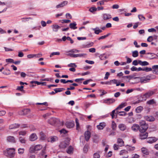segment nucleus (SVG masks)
<instances>
[{
	"mask_svg": "<svg viewBox=\"0 0 158 158\" xmlns=\"http://www.w3.org/2000/svg\"><path fill=\"white\" fill-rule=\"evenodd\" d=\"M15 150L14 148H8L6 150L3 151L4 155L9 158H13L15 156Z\"/></svg>",
	"mask_w": 158,
	"mask_h": 158,
	"instance_id": "f257e3e1",
	"label": "nucleus"
},
{
	"mask_svg": "<svg viewBox=\"0 0 158 158\" xmlns=\"http://www.w3.org/2000/svg\"><path fill=\"white\" fill-rule=\"evenodd\" d=\"M48 123L52 125H53L56 123H60L61 125H63V124L62 121L60 122L59 119L53 118H50L48 121Z\"/></svg>",
	"mask_w": 158,
	"mask_h": 158,
	"instance_id": "f03ea898",
	"label": "nucleus"
},
{
	"mask_svg": "<svg viewBox=\"0 0 158 158\" xmlns=\"http://www.w3.org/2000/svg\"><path fill=\"white\" fill-rule=\"evenodd\" d=\"M153 79L151 75L147 76L146 77H143L140 78V81L141 83H145L149 81L151 79Z\"/></svg>",
	"mask_w": 158,
	"mask_h": 158,
	"instance_id": "7ed1b4c3",
	"label": "nucleus"
},
{
	"mask_svg": "<svg viewBox=\"0 0 158 158\" xmlns=\"http://www.w3.org/2000/svg\"><path fill=\"white\" fill-rule=\"evenodd\" d=\"M156 91V89L149 91L148 92L146 93L143 95V98H144V100H146L147 98H149L154 94Z\"/></svg>",
	"mask_w": 158,
	"mask_h": 158,
	"instance_id": "20e7f679",
	"label": "nucleus"
},
{
	"mask_svg": "<svg viewBox=\"0 0 158 158\" xmlns=\"http://www.w3.org/2000/svg\"><path fill=\"white\" fill-rule=\"evenodd\" d=\"M43 146L40 144H38L34 147H31L30 148V151L32 152H34L35 151H39L41 149Z\"/></svg>",
	"mask_w": 158,
	"mask_h": 158,
	"instance_id": "39448f33",
	"label": "nucleus"
},
{
	"mask_svg": "<svg viewBox=\"0 0 158 158\" xmlns=\"http://www.w3.org/2000/svg\"><path fill=\"white\" fill-rule=\"evenodd\" d=\"M69 144V141L65 140L61 142L59 145V147L60 148H64L68 146Z\"/></svg>",
	"mask_w": 158,
	"mask_h": 158,
	"instance_id": "423d86ee",
	"label": "nucleus"
},
{
	"mask_svg": "<svg viewBox=\"0 0 158 158\" xmlns=\"http://www.w3.org/2000/svg\"><path fill=\"white\" fill-rule=\"evenodd\" d=\"M120 156H123V158H127L128 157V152L125 150H121L119 153Z\"/></svg>",
	"mask_w": 158,
	"mask_h": 158,
	"instance_id": "0eeeda50",
	"label": "nucleus"
},
{
	"mask_svg": "<svg viewBox=\"0 0 158 158\" xmlns=\"http://www.w3.org/2000/svg\"><path fill=\"white\" fill-rule=\"evenodd\" d=\"M158 139L155 137H151L148 138L147 142L149 143H152L156 142Z\"/></svg>",
	"mask_w": 158,
	"mask_h": 158,
	"instance_id": "6e6552de",
	"label": "nucleus"
},
{
	"mask_svg": "<svg viewBox=\"0 0 158 158\" xmlns=\"http://www.w3.org/2000/svg\"><path fill=\"white\" fill-rule=\"evenodd\" d=\"M140 129L139 126L137 124H134L131 127V130L134 132H137L138 130L139 131Z\"/></svg>",
	"mask_w": 158,
	"mask_h": 158,
	"instance_id": "1a4fd4ad",
	"label": "nucleus"
},
{
	"mask_svg": "<svg viewBox=\"0 0 158 158\" xmlns=\"http://www.w3.org/2000/svg\"><path fill=\"white\" fill-rule=\"evenodd\" d=\"M141 127L139 130V131L141 133H144L145 132L147 129L148 128V125L147 124L146 125H144L143 126H142L140 127Z\"/></svg>",
	"mask_w": 158,
	"mask_h": 158,
	"instance_id": "9d476101",
	"label": "nucleus"
},
{
	"mask_svg": "<svg viewBox=\"0 0 158 158\" xmlns=\"http://www.w3.org/2000/svg\"><path fill=\"white\" fill-rule=\"evenodd\" d=\"M38 137L36 134L34 133L31 134L29 136V140L31 141H34L37 139Z\"/></svg>",
	"mask_w": 158,
	"mask_h": 158,
	"instance_id": "9b49d317",
	"label": "nucleus"
},
{
	"mask_svg": "<svg viewBox=\"0 0 158 158\" xmlns=\"http://www.w3.org/2000/svg\"><path fill=\"white\" fill-rule=\"evenodd\" d=\"M7 140L8 142L12 143H15L16 142L15 137L11 136H8L7 137Z\"/></svg>",
	"mask_w": 158,
	"mask_h": 158,
	"instance_id": "f8f14e48",
	"label": "nucleus"
},
{
	"mask_svg": "<svg viewBox=\"0 0 158 158\" xmlns=\"http://www.w3.org/2000/svg\"><path fill=\"white\" fill-rule=\"evenodd\" d=\"M144 118L145 119L149 122H153L155 120V118L152 116H145Z\"/></svg>",
	"mask_w": 158,
	"mask_h": 158,
	"instance_id": "ddd939ff",
	"label": "nucleus"
},
{
	"mask_svg": "<svg viewBox=\"0 0 158 158\" xmlns=\"http://www.w3.org/2000/svg\"><path fill=\"white\" fill-rule=\"evenodd\" d=\"M91 136L90 132L87 131L85 132V137L86 141H88L90 138Z\"/></svg>",
	"mask_w": 158,
	"mask_h": 158,
	"instance_id": "4468645a",
	"label": "nucleus"
},
{
	"mask_svg": "<svg viewBox=\"0 0 158 158\" xmlns=\"http://www.w3.org/2000/svg\"><path fill=\"white\" fill-rule=\"evenodd\" d=\"M58 139V137L57 136H52L48 138V141L52 143L56 141Z\"/></svg>",
	"mask_w": 158,
	"mask_h": 158,
	"instance_id": "2eb2a0df",
	"label": "nucleus"
},
{
	"mask_svg": "<svg viewBox=\"0 0 158 158\" xmlns=\"http://www.w3.org/2000/svg\"><path fill=\"white\" fill-rule=\"evenodd\" d=\"M94 43L92 42H88L86 44H83L81 46L82 48H89L93 45Z\"/></svg>",
	"mask_w": 158,
	"mask_h": 158,
	"instance_id": "dca6fc26",
	"label": "nucleus"
},
{
	"mask_svg": "<svg viewBox=\"0 0 158 158\" xmlns=\"http://www.w3.org/2000/svg\"><path fill=\"white\" fill-rule=\"evenodd\" d=\"M115 101L114 99L113 98H108L107 99L104 100L103 102L107 104H109L113 103Z\"/></svg>",
	"mask_w": 158,
	"mask_h": 158,
	"instance_id": "f3484780",
	"label": "nucleus"
},
{
	"mask_svg": "<svg viewBox=\"0 0 158 158\" xmlns=\"http://www.w3.org/2000/svg\"><path fill=\"white\" fill-rule=\"evenodd\" d=\"M102 17L104 20H107L112 18L110 14L106 13L103 14L102 15Z\"/></svg>",
	"mask_w": 158,
	"mask_h": 158,
	"instance_id": "a211bd4d",
	"label": "nucleus"
},
{
	"mask_svg": "<svg viewBox=\"0 0 158 158\" xmlns=\"http://www.w3.org/2000/svg\"><path fill=\"white\" fill-rule=\"evenodd\" d=\"M118 127L120 130L122 131L125 130L127 128L126 126L124 124L121 123L118 125Z\"/></svg>",
	"mask_w": 158,
	"mask_h": 158,
	"instance_id": "6ab92c4d",
	"label": "nucleus"
},
{
	"mask_svg": "<svg viewBox=\"0 0 158 158\" xmlns=\"http://www.w3.org/2000/svg\"><path fill=\"white\" fill-rule=\"evenodd\" d=\"M68 3V2L67 1H64L62 2L60 4H59L56 6V8H58L61 7H63L65 5L67 4Z\"/></svg>",
	"mask_w": 158,
	"mask_h": 158,
	"instance_id": "aec40b11",
	"label": "nucleus"
},
{
	"mask_svg": "<svg viewBox=\"0 0 158 158\" xmlns=\"http://www.w3.org/2000/svg\"><path fill=\"white\" fill-rule=\"evenodd\" d=\"M152 72L153 73L158 74V65H155L152 66Z\"/></svg>",
	"mask_w": 158,
	"mask_h": 158,
	"instance_id": "412c9836",
	"label": "nucleus"
},
{
	"mask_svg": "<svg viewBox=\"0 0 158 158\" xmlns=\"http://www.w3.org/2000/svg\"><path fill=\"white\" fill-rule=\"evenodd\" d=\"M106 125L105 123L104 122L101 123L99 125L97 126V127L98 130H102L105 127Z\"/></svg>",
	"mask_w": 158,
	"mask_h": 158,
	"instance_id": "4be33fe9",
	"label": "nucleus"
},
{
	"mask_svg": "<svg viewBox=\"0 0 158 158\" xmlns=\"http://www.w3.org/2000/svg\"><path fill=\"white\" fill-rule=\"evenodd\" d=\"M117 143L120 147H122L124 146V142L123 140L121 138H118L117 139Z\"/></svg>",
	"mask_w": 158,
	"mask_h": 158,
	"instance_id": "5701e85b",
	"label": "nucleus"
},
{
	"mask_svg": "<svg viewBox=\"0 0 158 158\" xmlns=\"http://www.w3.org/2000/svg\"><path fill=\"white\" fill-rule=\"evenodd\" d=\"M148 136V133H146L144 134L143 133H141L139 135V138L141 139H146Z\"/></svg>",
	"mask_w": 158,
	"mask_h": 158,
	"instance_id": "b1692460",
	"label": "nucleus"
},
{
	"mask_svg": "<svg viewBox=\"0 0 158 158\" xmlns=\"http://www.w3.org/2000/svg\"><path fill=\"white\" fill-rule=\"evenodd\" d=\"M127 105L126 102H123L120 104L116 108V110H120Z\"/></svg>",
	"mask_w": 158,
	"mask_h": 158,
	"instance_id": "393cba45",
	"label": "nucleus"
},
{
	"mask_svg": "<svg viewBox=\"0 0 158 158\" xmlns=\"http://www.w3.org/2000/svg\"><path fill=\"white\" fill-rule=\"evenodd\" d=\"M73 148L71 146H69L67 149L66 152L67 153L69 154H71L73 153Z\"/></svg>",
	"mask_w": 158,
	"mask_h": 158,
	"instance_id": "a878e982",
	"label": "nucleus"
},
{
	"mask_svg": "<svg viewBox=\"0 0 158 158\" xmlns=\"http://www.w3.org/2000/svg\"><path fill=\"white\" fill-rule=\"evenodd\" d=\"M53 31L55 32H57L59 29L60 28V27L57 25L53 24L52 26Z\"/></svg>",
	"mask_w": 158,
	"mask_h": 158,
	"instance_id": "bb28decb",
	"label": "nucleus"
},
{
	"mask_svg": "<svg viewBox=\"0 0 158 158\" xmlns=\"http://www.w3.org/2000/svg\"><path fill=\"white\" fill-rule=\"evenodd\" d=\"M66 125L67 128H71L74 126V124L73 122H67L66 123Z\"/></svg>",
	"mask_w": 158,
	"mask_h": 158,
	"instance_id": "cd10ccee",
	"label": "nucleus"
},
{
	"mask_svg": "<svg viewBox=\"0 0 158 158\" xmlns=\"http://www.w3.org/2000/svg\"><path fill=\"white\" fill-rule=\"evenodd\" d=\"M20 126V124H11L9 126V128L10 129H13L18 128Z\"/></svg>",
	"mask_w": 158,
	"mask_h": 158,
	"instance_id": "c85d7f7f",
	"label": "nucleus"
},
{
	"mask_svg": "<svg viewBox=\"0 0 158 158\" xmlns=\"http://www.w3.org/2000/svg\"><path fill=\"white\" fill-rule=\"evenodd\" d=\"M138 63L139 64L143 66L148 65L149 63L146 61H142L140 60H138Z\"/></svg>",
	"mask_w": 158,
	"mask_h": 158,
	"instance_id": "c756f323",
	"label": "nucleus"
},
{
	"mask_svg": "<svg viewBox=\"0 0 158 158\" xmlns=\"http://www.w3.org/2000/svg\"><path fill=\"white\" fill-rule=\"evenodd\" d=\"M141 150L142 152L144 154L148 155L149 154V152L147 149L146 148L143 147L141 148Z\"/></svg>",
	"mask_w": 158,
	"mask_h": 158,
	"instance_id": "7c9ffc66",
	"label": "nucleus"
},
{
	"mask_svg": "<svg viewBox=\"0 0 158 158\" xmlns=\"http://www.w3.org/2000/svg\"><path fill=\"white\" fill-rule=\"evenodd\" d=\"M76 25L77 24L75 22H74L71 23L69 25V27L71 29L75 30L77 28V27L76 26Z\"/></svg>",
	"mask_w": 158,
	"mask_h": 158,
	"instance_id": "2f4dec72",
	"label": "nucleus"
},
{
	"mask_svg": "<svg viewBox=\"0 0 158 158\" xmlns=\"http://www.w3.org/2000/svg\"><path fill=\"white\" fill-rule=\"evenodd\" d=\"M86 55V54L85 53H81V54H78L74 55V58L76 57H84Z\"/></svg>",
	"mask_w": 158,
	"mask_h": 158,
	"instance_id": "473e14b6",
	"label": "nucleus"
},
{
	"mask_svg": "<svg viewBox=\"0 0 158 158\" xmlns=\"http://www.w3.org/2000/svg\"><path fill=\"white\" fill-rule=\"evenodd\" d=\"M40 139L42 140H44L46 138V135L42 131L40 133Z\"/></svg>",
	"mask_w": 158,
	"mask_h": 158,
	"instance_id": "72a5a7b5",
	"label": "nucleus"
},
{
	"mask_svg": "<svg viewBox=\"0 0 158 158\" xmlns=\"http://www.w3.org/2000/svg\"><path fill=\"white\" fill-rule=\"evenodd\" d=\"M65 90V89L64 88H56L54 89V91L56 92V93H57L58 92H62V91L64 90Z\"/></svg>",
	"mask_w": 158,
	"mask_h": 158,
	"instance_id": "f704fd0d",
	"label": "nucleus"
},
{
	"mask_svg": "<svg viewBox=\"0 0 158 158\" xmlns=\"http://www.w3.org/2000/svg\"><path fill=\"white\" fill-rule=\"evenodd\" d=\"M116 110V109L113 110L111 112L110 114V115L112 117V118H116L117 117V115H115V110Z\"/></svg>",
	"mask_w": 158,
	"mask_h": 158,
	"instance_id": "c9c22d12",
	"label": "nucleus"
},
{
	"mask_svg": "<svg viewBox=\"0 0 158 158\" xmlns=\"http://www.w3.org/2000/svg\"><path fill=\"white\" fill-rule=\"evenodd\" d=\"M143 109V107L140 106L138 107L135 109V111L137 113H140Z\"/></svg>",
	"mask_w": 158,
	"mask_h": 158,
	"instance_id": "e433bc0d",
	"label": "nucleus"
},
{
	"mask_svg": "<svg viewBox=\"0 0 158 158\" xmlns=\"http://www.w3.org/2000/svg\"><path fill=\"white\" fill-rule=\"evenodd\" d=\"M24 149L23 148H19L18 149V153L19 155H22L24 152Z\"/></svg>",
	"mask_w": 158,
	"mask_h": 158,
	"instance_id": "4c0bfd02",
	"label": "nucleus"
},
{
	"mask_svg": "<svg viewBox=\"0 0 158 158\" xmlns=\"http://www.w3.org/2000/svg\"><path fill=\"white\" fill-rule=\"evenodd\" d=\"M132 56L133 57H137L139 55V53L138 51L137 50H135L132 52Z\"/></svg>",
	"mask_w": 158,
	"mask_h": 158,
	"instance_id": "58836bf2",
	"label": "nucleus"
},
{
	"mask_svg": "<svg viewBox=\"0 0 158 158\" xmlns=\"http://www.w3.org/2000/svg\"><path fill=\"white\" fill-rule=\"evenodd\" d=\"M156 102H155L154 100V99H152L148 101L147 102V103L148 105H152L156 103Z\"/></svg>",
	"mask_w": 158,
	"mask_h": 158,
	"instance_id": "ea45409f",
	"label": "nucleus"
},
{
	"mask_svg": "<svg viewBox=\"0 0 158 158\" xmlns=\"http://www.w3.org/2000/svg\"><path fill=\"white\" fill-rule=\"evenodd\" d=\"M27 131H21L19 132V135L25 136L26 135Z\"/></svg>",
	"mask_w": 158,
	"mask_h": 158,
	"instance_id": "a19ab883",
	"label": "nucleus"
},
{
	"mask_svg": "<svg viewBox=\"0 0 158 158\" xmlns=\"http://www.w3.org/2000/svg\"><path fill=\"white\" fill-rule=\"evenodd\" d=\"M19 140L21 143H25L26 142L25 139L21 137L19 138Z\"/></svg>",
	"mask_w": 158,
	"mask_h": 158,
	"instance_id": "79ce46f5",
	"label": "nucleus"
},
{
	"mask_svg": "<svg viewBox=\"0 0 158 158\" xmlns=\"http://www.w3.org/2000/svg\"><path fill=\"white\" fill-rule=\"evenodd\" d=\"M111 127L112 129L113 130H115L116 128V124L114 121H113L112 123Z\"/></svg>",
	"mask_w": 158,
	"mask_h": 158,
	"instance_id": "37998d69",
	"label": "nucleus"
},
{
	"mask_svg": "<svg viewBox=\"0 0 158 158\" xmlns=\"http://www.w3.org/2000/svg\"><path fill=\"white\" fill-rule=\"evenodd\" d=\"M139 19L140 20L143 21L145 19V17L142 15H138Z\"/></svg>",
	"mask_w": 158,
	"mask_h": 158,
	"instance_id": "c03bdc74",
	"label": "nucleus"
},
{
	"mask_svg": "<svg viewBox=\"0 0 158 158\" xmlns=\"http://www.w3.org/2000/svg\"><path fill=\"white\" fill-rule=\"evenodd\" d=\"M152 70V69L151 68H148L147 67H146L143 68V71H145L146 72L150 71Z\"/></svg>",
	"mask_w": 158,
	"mask_h": 158,
	"instance_id": "a18cd8bd",
	"label": "nucleus"
},
{
	"mask_svg": "<svg viewBox=\"0 0 158 158\" xmlns=\"http://www.w3.org/2000/svg\"><path fill=\"white\" fill-rule=\"evenodd\" d=\"M30 83L31 84H37L38 85H40L41 84H42L43 85L44 84V82H38L37 81H31L30 82Z\"/></svg>",
	"mask_w": 158,
	"mask_h": 158,
	"instance_id": "49530a36",
	"label": "nucleus"
},
{
	"mask_svg": "<svg viewBox=\"0 0 158 158\" xmlns=\"http://www.w3.org/2000/svg\"><path fill=\"white\" fill-rule=\"evenodd\" d=\"M60 53L59 52H54L52 53L50 56V57H51L54 55H59Z\"/></svg>",
	"mask_w": 158,
	"mask_h": 158,
	"instance_id": "de8ad7c7",
	"label": "nucleus"
},
{
	"mask_svg": "<svg viewBox=\"0 0 158 158\" xmlns=\"http://www.w3.org/2000/svg\"><path fill=\"white\" fill-rule=\"evenodd\" d=\"M114 45L113 44L109 45H106L105 46H103L102 47L101 49L102 50L106 48H110L112 47H113Z\"/></svg>",
	"mask_w": 158,
	"mask_h": 158,
	"instance_id": "09e8293b",
	"label": "nucleus"
},
{
	"mask_svg": "<svg viewBox=\"0 0 158 158\" xmlns=\"http://www.w3.org/2000/svg\"><path fill=\"white\" fill-rule=\"evenodd\" d=\"M46 152L44 150H43L40 153V155L43 157H47V155L45 154Z\"/></svg>",
	"mask_w": 158,
	"mask_h": 158,
	"instance_id": "8fccbe9b",
	"label": "nucleus"
},
{
	"mask_svg": "<svg viewBox=\"0 0 158 158\" xmlns=\"http://www.w3.org/2000/svg\"><path fill=\"white\" fill-rule=\"evenodd\" d=\"M93 30L94 31V33L96 34H98L99 33V32L98 27H96L95 28H92Z\"/></svg>",
	"mask_w": 158,
	"mask_h": 158,
	"instance_id": "3c124183",
	"label": "nucleus"
},
{
	"mask_svg": "<svg viewBox=\"0 0 158 158\" xmlns=\"http://www.w3.org/2000/svg\"><path fill=\"white\" fill-rule=\"evenodd\" d=\"M88 146L87 145H85L83 148V151L85 153H86L88 151Z\"/></svg>",
	"mask_w": 158,
	"mask_h": 158,
	"instance_id": "603ef678",
	"label": "nucleus"
},
{
	"mask_svg": "<svg viewBox=\"0 0 158 158\" xmlns=\"http://www.w3.org/2000/svg\"><path fill=\"white\" fill-rule=\"evenodd\" d=\"M97 10V8L95 7H92L89 9V11L92 13H93Z\"/></svg>",
	"mask_w": 158,
	"mask_h": 158,
	"instance_id": "864d4df0",
	"label": "nucleus"
},
{
	"mask_svg": "<svg viewBox=\"0 0 158 158\" xmlns=\"http://www.w3.org/2000/svg\"><path fill=\"white\" fill-rule=\"evenodd\" d=\"M84 78H77L76 79L74 80V81L77 82L82 83V81L83 80H84Z\"/></svg>",
	"mask_w": 158,
	"mask_h": 158,
	"instance_id": "5fc2aeb1",
	"label": "nucleus"
},
{
	"mask_svg": "<svg viewBox=\"0 0 158 158\" xmlns=\"http://www.w3.org/2000/svg\"><path fill=\"white\" fill-rule=\"evenodd\" d=\"M76 129L77 130H79V124L78 122V120L77 118H76Z\"/></svg>",
	"mask_w": 158,
	"mask_h": 158,
	"instance_id": "6e6d98bb",
	"label": "nucleus"
},
{
	"mask_svg": "<svg viewBox=\"0 0 158 158\" xmlns=\"http://www.w3.org/2000/svg\"><path fill=\"white\" fill-rule=\"evenodd\" d=\"M23 86H18L17 87V90H19L21 91H24V90L23 89Z\"/></svg>",
	"mask_w": 158,
	"mask_h": 158,
	"instance_id": "4d7b16f0",
	"label": "nucleus"
},
{
	"mask_svg": "<svg viewBox=\"0 0 158 158\" xmlns=\"http://www.w3.org/2000/svg\"><path fill=\"white\" fill-rule=\"evenodd\" d=\"M36 105H44L45 106H48V103L47 102H45L43 103H36Z\"/></svg>",
	"mask_w": 158,
	"mask_h": 158,
	"instance_id": "13d9d810",
	"label": "nucleus"
},
{
	"mask_svg": "<svg viewBox=\"0 0 158 158\" xmlns=\"http://www.w3.org/2000/svg\"><path fill=\"white\" fill-rule=\"evenodd\" d=\"M94 158H100V155L98 153H95L94 154Z\"/></svg>",
	"mask_w": 158,
	"mask_h": 158,
	"instance_id": "bf43d9fd",
	"label": "nucleus"
},
{
	"mask_svg": "<svg viewBox=\"0 0 158 158\" xmlns=\"http://www.w3.org/2000/svg\"><path fill=\"white\" fill-rule=\"evenodd\" d=\"M6 111L4 110L0 111V116H2L6 114Z\"/></svg>",
	"mask_w": 158,
	"mask_h": 158,
	"instance_id": "052dcab7",
	"label": "nucleus"
},
{
	"mask_svg": "<svg viewBox=\"0 0 158 158\" xmlns=\"http://www.w3.org/2000/svg\"><path fill=\"white\" fill-rule=\"evenodd\" d=\"M118 81V80L116 79H113L112 80H111L110 81V85H111L112 84H116L117 83V82Z\"/></svg>",
	"mask_w": 158,
	"mask_h": 158,
	"instance_id": "680f3d73",
	"label": "nucleus"
},
{
	"mask_svg": "<svg viewBox=\"0 0 158 158\" xmlns=\"http://www.w3.org/2000/svg\"><path fill=\"white\" fill-rule=\"evenodd\" d=\"M14 61V60L12 59H7L6 60V62L12 63H13Z\"/></svg>",
	"mask_w": 158,
	"mask_h": 158,
	"instance_id": "e2e57ef3",
	"label": "nucleus"
},
{
	"mask_svg": "<svg viewBox=\"0 0 158 158\" xmlns=\"http://www.w3.org/2000/svg\"><path fill=\"white\" fill-rule=\"evenodd\" d=\"M147 40L148 42H151L153 40L152 36H149L147 39Z\"/></svg>",
	"mask_w": 158,
	"mask_h": 158,
	"instance_id": "0e129e2a",
	"label": "nucleus"
},
{
	"mask_svg": "<svg viewBox=\"0 0 158 158\" xmlns=\"http://www.w3.org/2000/svg\"><path fill=\"white\" fill-rule=\"evenodd\" d=\"M147 124L146 123V122L145 121L143 120L139 122V124L140 125V127L142 126H143L144 125H146Z\"/></svg>",
	"mask_w": 158,
	"mask_h": 158,
	"instance_id": "69168bd1",
	"label": "nucleus"
},
{
	"mask_svg": "<svg viewBox=\"0 0 158 158\" xmlns=\"http://www.w3.org/2000/svg\"><path fill=\"white\" fill-rule=\"evenodd\" d=\"M68 66L69 67H76L77 65L75 64V63H70L68 65Z\"/></svg>",
	"mask_w": 158,
	"mask_h": 158,
	"instance_id": "338daca9",
	"label": "nucleus"
},
{
	"mask_svg": "<svg viewBox=\"0 0 158 158\" xmlns=\"http://www.w3.org/2000/svg\"><path fill=\"white\" fill-rule=\"evenodd\" d=\"M92 81V80L91 79H89L85 81H84L83 82V84L85 85H87L88 84V83L89 82Z\"/></svg>",
	"mask_w": 158,
	"mask_h": 158,
	"instance_id": "774afa93",
	"label": "nucleus"
}]
</instances>
